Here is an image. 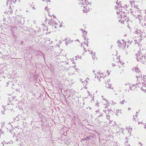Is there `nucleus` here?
Returning <instances> with one entry per match:
<instances>
[{
  "instance_id": "obj_15",
  "label": "nucleus",
  "mask_w": 146,
  "mask_h": 146,
  "mask_svg": "<svg viewBox=\"0 0 146 146\" xmlns=\"http://www.w3.org/2000/svg\"><path fill=\"white\" fill-rule=\"evenodd\" d=\"M107 72L108 73V75L109 74L110 72H109V71L108 70L107 71Z\"/></svg>"
},
{
  "instance_id": "obj_18",
  "label": "nucleus",
  "mask_w": 146,
  "mask_h": 146,
  "mask_svg": "<svg viewBox=\"0 0 146 146\" xmlns=\"http://www.w3.org/2000/svg\"><path fill=\"white\" fill-rule=\"evenodd\" d=\"M88 78H87V79L85 81L86 82V83H88Z\"/></svg>"
},
{
  "instance_id": "obj_28",
  "label": "nucleus",
  "mask_w": 146,
  "mask_h": 146,
  "mask_svg": "<svg viewBox=\"0 0 146 146\" xmlns=\"http://www.w3.org/2000/svg\"><path fill=\"white\" fill-rule=\"evenodd\" d=\"M127 53H127V52H126V54H127Z\"/></svg>"
},
{
  "instance_id": "obj_25",
  "label": "nucleus",
  "mask_w": 146,
  "mask_h": 146,
  "mask_svg": "<svg viewBox=\"0 0 146 146\" xmlns=\"http://www.w3.org/2000/svg\"><path fill=\"white\" fill-rule=\"evenodd\" d=\"M127 51H128H128H129V49H127Z\"/></svg>"
},
{
  "instance_id": "obj_19",
  "label": "nucleus",
  "mask_w": 146,
  "mask_h": 146,
  "mask_svg": "<svg viewBox=\"0 0 146 146\" xmlns=\"http://www.w3.org/2000/svg\"><path fill=\"white\" fill-rule=\"evenodd\" d=\"M43 1H50V0H42Z\"/></svg>"
},
{
  "instance_id": "obj_7",
  "label": "nucleus",
  "mask_w": 146,
  "mask_h": 146,
  "mask_svg": "<svg viewBox=\"0 0 146 146\" xmlns=\"http://www.w3.org/2000/svg\"><path fill=\"white\" fill-rule=\"evenodd\" d=\"M81 0H80V1H81ZM83 3L84 4V5L85 4L86 5H88L90 4L86 0H83Z\"/></svg>"
},
{
  "instance_id": "obj_9",
  "label": "nucleus",
  "mask_w": 146,
  "mask_h": 146,
  "mask_svg": "<svg viewBox=\"0 0 146 146\" xmlns=\"http://www.w3.org/2000/svg\"><path fill=\"white\" fill-rule=\"evenodd\" d=\"M143 86L142 88V90L143 91H146V86H145V84H143Z\"/></svg>"
},
{
  "instance_id": "obj_16",
  "label": "nucleus",
  "mask_w": 146,
  "mask_h": 146,
  "mask_svg": "<svg viewBox=\"0 0 146 146\" xmlns=\"http://www.w3.org/2000/svg\"><path fill=\"white\" fill-rule=\"evenodd\" d=\"M109 115H108V116H107V118L108 119H109Z\"/></svg>"
},
{
  "instance_id": "obj_13",
  "label": "nucleus",
  "mask_w": 146,
  "mask_h": 146,
  "mask_svg": "<svg viewBox=\"0 0 146 146\" xmlns=\"http://www.w3.org/2000/svg\"><path fill=\"white\" fill-rule=\"evenodd\" d=\"M117 14H119L121 16V14L122 13V12L119 11V12H118V11H117Z\"/></svg>"
},
{
  "instance_id": "obj_17",
  "label": "nucleus",
  "mask_w": 146,
  "mask_h": 146,
  "mask_svg": "<svg viewBox=\"0 0 146 146\" xmlns=\"http://www.w3.org/2000/svg\"><path fill=\"white\" fill-rule=\"evenodd\" d=\"M104 101H105V103H107V102H108V101H107V100H106L104 99Z\"/></svg>"
},
{
  "instance_id": "obj_5",
  "label": "nucleus",
  "mask_w": 146,
  "mask_h": 146,
  "mask_svg": "<svg viewBox=\"0 0 146 146\" xmlns=\"http://www.w3.org/2000/svg\"><path fill=\"white\" fill-rule=\"evenodd\" d=\"M41 27L42 28H40V29H41L42 31H45L47 30L46 27L43 24L42 25Z\"/></svg>"
},
{
  "instance_id": "obj_12",
  "label": "nucleus",
  "mask_w": 146,
  "mask_h": 146,
  "mask_svg": "<svg viewBox=\"0 0 146 146\" xmlns=\"http://www.w3.org/2000/svg\"><path fill=\"white\" fill-rule=\"evenodd\" d=\"M124 103H125V101H124V100H123L122 101L120 102V104H123Z\"/></svg>"
},
{
  "instance_id": "obj_26",
  "label": "nucleus",
  "mask_w": 146,
  "mask_h": 146,
  "mask_svg": "<svg viewBox=\"0 0 146 146\" xmlns=\"http://www.w3.org/2000/svg\"><path fill=\"white\" fill-rule=\"evenodd\" d=\"M93 73H94V72H95V71H94V70H93Z\"/></svg>"
},
{
  "instance_id": "obj_1",
  "label": "nucleus",
  "mask_w": 146,
  "mask_h": 146,
  "mask_svg": "<svg viewBox=\"0 0 146 146\" xmlns=\"http://www.w3.org/2000/svg\"><path fill=\"white\" fill-rule=\"evenodd\" d=\"M132 13L133 15H134L136 18H139L141 17V14L138 11H136V12H133Z\"/></svg>"
},
{
  "instance_id": "obj_27",
  "label": "nucleus",
  "mask_w": 146,
  "mask_h": 146,
  "mask_svg": "<svg viewBox=\"0 0 146 146\" xmlns=\"http://www.w3.org/2000/svg\"><path fill=\"white\" fill-rule=\"evenodd\" d=\"M138 76H136V77L137 78H138Z\"/></svg>"
},
{
  "instance_id": "obj_23",
  "label": "nucleus",
  "mask_w": 146,
  "mask_h": 146,
  "mask_svg": "<svg viewBox=\"0 0 146 146\" xmlns=\"http://www.w3.org/2000/svg\"><path fill=\"white\" fill-rule=\"evenodd\" d=\"M84 32L85 33V34H87V32H86V31H84Z\"/></svg>"
},
{
  "instance_id": "obj_2",
  "label": "nucleus",
  "mask_w": 146,
  "mask_h": 146,
  "mask_svg": "<svg viewBox=\"0 0 146 146\" xmlns=\"http://www.w3.org/2000/svg\"><path fill=\"white\" fill-rule=\"evenodd\" d=\"M80 3L81 4H82V5L81 6V7H84V9H83V11L85 12H88L89 9H87V7L84 6V4L83 3V0H81V1H80Z\"/></svg>"
},
{
  "instance_id": "obj_20",
  "label": "nucleus",
  "mask_w": 146,
  "mask_h": 146,
  "mask_svg": "<svg viewBox=\"0 0 146 146\" xmlns=\"http://www.w3.org/2000/svg\"><path fill=\"white\" fill-rule=\"evenodd\" d=\"M117 61H119V59L117 57Z\"/></svg>"
},
{
  "instance_id": "obj_3",
  "label": "nucleus",
  "mask_w": 146,
  "mask_h": 146,
  "mask_svg": "<svg viewBox=\"0 0 146 146\" xmlns=\"http://www.w3.org/2000/svg\"><path fill=\"white\" fill-rule=\"evenodd\" d=\"M133 70V71H135V72L138 73L139 75L140 76L141 74V72H140V71L139 70L138 68L137 67H135V68L133 67L132 68Z\"/></svg>"
},
{
  "instance_id": "obj_24",
  "label": "nucleus",
  "mask_w": 146,
  "mask_h": 146,
  "mask_svg": "<svg viewBox=\"0 0 146 146\" xmlns=\"http://www.w3.org/2000/svg\"><path fill=\"white\" fill-rule=\"evenodd\" d=\"M128 110H131V108H128Z\"/></svg>"
},
{
  "instance_id": "obj_29",
  "label": "nucleus",
  "mask_w": 146,
  "mask_h": 146,
  "mask_svg": "<svg viewBox=\"0 0 146 146\" xmlns=\"http://www.w3.org/2000/svg\"><path fill=\"white\" fill-rule=\"evenodd\" d=\"M102 98H103V96H102Z\"/></svg>"
},
{
  "instance_id": "obj_22",
  "label": "nucleus",
  "mask_w": 146,
  "mask_h": 146,
  "mask_svg": "<svg viewBox=\"0 0 146 146\" xmlns=\"http://www.w3.org/2000/svg\"><path fill=\"white\" fill-rule=\"evenodd\" d=\"M47 9H48V8L47 7H45V9L46 10H47Z\"/></svg>"
},
{
  "instance_id": "obj_14",
  "label": "nucleus",
  "mask_w": 146,
  "mask_h": 146,
  "mask_svg": "<svg viewBox=\"0 0 146 146\" xmlns=\"http://www.w3.org/2000/svg\"><path fill=\"white\" fill-rule=\"evenodd\" d=\"M88 51L91 54H92V53H93V52L92 50H88Z\"/></svg>"
},
{
  "instance_id": "obj_6",
  "label": "nucleus",
  "mask_w": 146,
  "mask_h": 146,
  "mask_svg": "<svg viewBox=\"0 0 146 146\" xmlns=\"http://www.w3.org/2000/svg\"><path fill=\"white\" fill-rule=\"evenodd\" d=\"M115 113H116V114L117 115H119V114H121V110H120L119 109L117 110L116 111V112Z\"/></svg>"
},
{
  "instance_id": "obj_21",
  "label": "nucleus",
  "mask_w": 146,
  "mask_h": 146,
  "mask_svg": "<svg viewBox=\"0 0 146 146\" xmlns=\"http://www.w3.org/2000/svg\"><path fill=\"white\" fill-rule=\"evenodd\" d=\"M87 93L89 95H90V93L89 91H88Z\"/></svg>"
},
{
  "instance_id": "obj_11",
  "label": "nucleus",
  "mask_w": 146,
  "mask_h": 146,
  "mask_svg": "<svg viewBox=\"0 0 146 146\" xmlns=\"http://www.w3.org/2000/svg\"><path fill=\"white\" fill-rule=\"evenodd\" d=\"M125 145L126 146H130V145L129 144H128V141H126L125 143Z\"/></svg>"
},
{
  "instance_id": "obj_8",
  "label": "nucleus",
  "mask_w": 146,
  "mask_h": 146,
  "mask_svg": "<svg viewBox=\"0 0 146 146\" xmlns=\"http://www.w3.org/2000/svg\"><path fill=\"white\" fill-rule=\"evenodd\" d=\"M106 86L107 88H109L111 87V84L109 82H106Z\"/></svg>"
},
{
  "instance_id": "obj_4",
  "label": "nucleus",
  "mask_w": 146,
  "mask_h": 146,
  "mask_svg": "<svg viewBox=\"0 0 146 146\" xmlns=\"http://www.w3.org/2000/svg\"><path fill=\"white\" fill-rule=\"evenodd\" d=\"M88 44H87V43H86L85 41H84L83 43H82V44H81V45L82 46H83V48H84V49H85V47L86 46L87 47L88 46Z\"/></svg>"
},
{
  "instance_id": "obj_10",
  "label": "nucleus",
  "mask_w": 146,
  "mask_h": 146,
  "mask_svg": "<svg viewBox=\"0 0 146 146\" xmlns=\"http://www.w3.org/2000/svg\"><path fill=\"white\" fill-rule=\"evenodd\" d=\"M97 74L98 75H97V77L98 78H99V77L101 78L102 77V76L101 75V74L100 75L99 73H98Z\"/></svg>"
}]
</instances>
